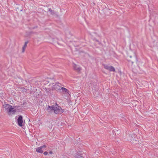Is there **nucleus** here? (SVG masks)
Here are the masks:
<instances>
[{"label":"nucleus","mask_w":158,"mask_h":158,"mask_svg":"<svg viewBox=\"0 0 158 158\" xmlns=\"http://www.w3.org/2000/svg\"><path fill=\"white\" fill-rule=\"evenodd\" d=\"M47 110L49 113L53 111L55 114H60L64 112L63 110L56 104L51 106H48L47 108Z\"/></svg>","instance_id":"nucleus-1"},{"label":"nucleus","mask_w":158,"mask_h":158,"mask_svg":"<svg viewBox=\"0 0 158 158\" xmlns=\"http://www.w3.org/2000/svg\"><path fill=\"white\" fill-rule=\"evenodd\" d=\"M5 110L8 113L9 115L11 114H14L16 112L14 108H13L12 106L9 104H7L5 105Z\"/></svg>","instance_id":"nucleus-2"},{"label":"nucleus","mask_w":158,"mask_h":158,"mask_svg":"<svg viewBox=\"0 0 158 158\" xmlns=\"http://www.w3.org/2000/svg\"><path fill=\"white\" fill-rule=\"evenodd\" d=\"M60 85V84L58 82L53 83L52 86V90L54 89L56 90H59L60 91L62 88Z\"/></svg>","instance_id":"nucleus-3"},{"label":"nucleus","mask_w":158,"mask_h":158,"mask_svg":"<svg viewBox=\"0 0 158 158\" xmlns=\"http://www.w3.org/2000/svg\"><path fill=\"white\" fill-rule=\"evenodd\" d=\"M103 65L105 69L110 72H115V69L112 66H109L107 65L103 64Z\"/></svg>","instance_id":"nucleus-4"},{"label":"nucleus","mask_w":158,"mask_h":158,"mask_svg":"<svg viewBox=\"0 0 158 158\" xmlns=\"http://www.w3.org/2000/svg\"><path fill=\"white\" fill-rule=\"evenodd\" d=\"M46 147V146L45 145H44L40 147L37 148L36 149V151L38 152L42 153L45 150Z\"/></svg>","instance_id":"nucleus-5"},{"label":"nucleus","mask_w":158,"mask_h":158,"mask_svg":"<svg viewBox=\"0 0 158 158\" xmlns=\"http://www.w3.org/2000/svg\"><path fill=\"white\" fill-rule=\"evenodd\" d=\"M61 90L62 91H61V92L63 94H65L67 96L69 95V91L67 89L62 87L60 91Z\"/></svg>","instance_id":"nucleus-6"},{"label":"nucleus","mask_w":158,"mask_h":158,"mask_svg":"<svg viewBox=\"0 0 158 158\" xmlns=\"http://www.w3.org/2000/svg\"><path fill=\"white\" fill-rule=\"evenodd\" d=\"M17 122L18 125L20 127H22L23 126V117L21 115H20L18 119H17Z\"/></svg>","instance_id":"nucleus-7"},{"label":"nucleus","mask_w":158,"mask_h":158,"mask_svg":"<svg viewBox=\"0 0 158 158\" xmlns=\"http://www.w3.org/2000/svg\"><path fill=\"white\" fill-rule=\"evenodd\" d=\"M73 67L74 70L77 72H80L81 70V67L74 63H73Z\"/></svg>","instance_id":"nucleus-8"},{"label":"nucleus","mask_w":158,"mask_h":158,"mask_svg":"<svg viewBox=\"0 0 158 158\" xmlns=\"http://www.w3.org/2000/svg\"><path fill=\"white\" fill-rule=\"evenodd\" d=\"M27 46H25V45H24L23 47V48H22V52H24L25 51V49L26 48Z\"/></svg>","instance_id":"nucleus-9"},{"label":"nucleus","mask_w":158,"mask_h":158,"mask_svg":"<svg viewBox=\"0 0 158 158\" xmlns=\"http://www.w3.org/2000/svg\"><path fill=\"white\" fill-rule=\"evenodd\" d=\"M49 11L50 12L51 14H54V13L53 12V11L51 8L49 9Z\"/></svg>","instance_id":"nucleus-10"},{"label":"nucleus","mask_w":158,"mask_h":158,"mask_svg":"<svg viewBox=\"0 0 158 158\" xmlns=\"http://www.w3.org/2000/svg\"><path fill=\"white\" fill-rule=\"evenodd\" d=\"M48 153V152H45L44 153V154L45 155H46Z\"/></svg>","instance_id":"nucleus-11"},{"label":"nucleus","mask_w":158,"mask_h":158,"mask_svg":"<svg viewBox=\"0 0 158 158\" xmlns=\"http://www.w3.org/2000/svg\"><path fill=\"white\" fill-rule=\"evenodd\" d=\"M28 43V41L26 42H25V44H24V45H25V46H27V44Z\"/></svg>","instance_id":"nucleus-12"},{"label":"nucleus","mask_w":158,"mask_h":158,"mask_svg":"<svg viewBox=\"0 0 158 158\" xmlns=\"http://www.w3.org/2000/svg\"><path fill=\"white\" fill-rule=\"evenodd\" d=\"M49 153L51 154H52V151H51Z\"/></svg>","instance_id":"nucleus-13"},{"label":"nucleus","mask_w":158,"mask_h":158,"mask_svg":"<svg viewBox=\"0 0 158 158\" xmlns=\"http://www.w3.org/2000/svg\"><path fill=\"white\" fill-rule=\"evenodd\" d=\"M131 63L132 64H133V61H131Z\"/></svg>","instance_id":"nucleus-14"},{"label":"nucleus","mask_w":158,"mask_h":158,"mask_svg":"<svg viewBox=\"0 0 158 158\" xmlns=\"http://www.w3.org/2000/svg\"><path fill=\"white\" fill-rule=\"evenodd\" d=\"M130 58H131L132 56H130Z\"/></svg>","instance_id":"nucleus-15"}]
</instances>
